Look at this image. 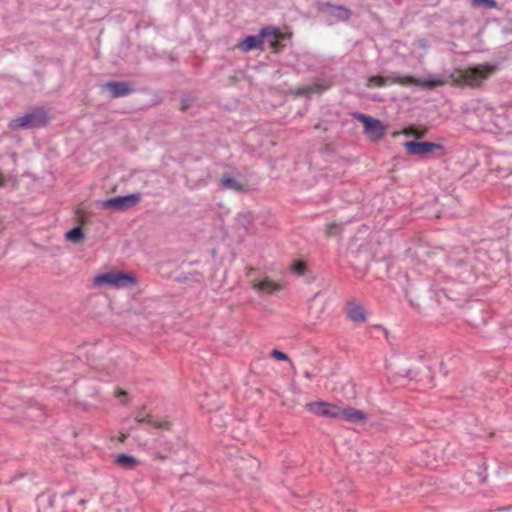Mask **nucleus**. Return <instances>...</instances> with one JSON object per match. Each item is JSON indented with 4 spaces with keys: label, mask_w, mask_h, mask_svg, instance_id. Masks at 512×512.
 <instances>
[{
    "label": "nucleus",
    "mask_w": 512,
    "mask_h": 512,
    "mask_svg": "<svg viewBox=\"0 0 512 512\" xmlns=\"http://www.w3.org/2000/svg\"><path fill=\"white\" fill-rule=\"evenodd\" d=\"M497 66H459L453 67L451 71H446L440 75H428L424 78L413 76H400L392 74L390 76H371L367 80V87H384L398 83L403 86L414 85L426 89H432L445 84L479 87L484 80L493 75Z\"/></svg>",
    "instance_id": "obj_1"
},
{
    "label": "nucleus",
    "mask_w": 512,
    "mask_h": 512,
    "mask_svg": "<svg viewBox=\"0 0 512 512\" xmlns=\"http://www.w3.org/2000/svg\"><path fill=\"white\" fill-rule=\"evenodd\" d=\"M50 123L48 110L44 107H33L23 116L14 118L9 123L12 131L28 130L46 127Z\"/></svg>",
    "instance_id": "obj_2"
},
{
    "label": "nucleus",
    "mask_w": 512,
    "mask_h": 512,
    "mask_svg": "<svg viewBox=\"0 0 512 512\" xmlns=\"http://www.w3.org/2000/svg\"><path fill=\"white\" fill-rule=\"evenodd\" d=\"M93 283L98 287L106 286L121 289L136 285L138 279L132 272L116 270L96 275L93 279Z\"/></svg>",
    "instance_id": "obj_3"
},
{
    "label": "nucleus",
    "mask_w": 512,
    "mask_h": 512,
    "mask_svg": "<svg viewBox=\"0 0 512 512\" xmlns=\"http://www.w3.org/2000/svg\"><path fill=\"white\" fill-rule=\"evenodd\" d=\"M140 200V193H131L127 195L108 198L101 203V206L103 209L106 210L126 211L137 205L140 202Z\"/></svg>",
    "instance_id": "obj_4"
},
{
    "label": "nucleus",
    "mask_w": 512,
    "mask_h": 512,
    "mask_svg": "<svg viewBox=\"0 0 512 512\" xmlns=\"http://www.w3.org/2000/svg\"><path fill=\"white\" fill-rule=\"evenodd\" d=\"M263 31L265 33L262 38L263 51L270 50L272 53H278L285 46L283 33L279 28L273 26H265L259 32Z\"/></svg>",
    "instance_id": "obj_5"
},
{
    "label": "nucleus",
    "mask_w": 512,
    "mask_h": 512,
    "mask_svg": "<svg viewBox=\"0 0 512 512\" xmlns=\"http://www.w3.org/2000/svg\"><path fill=\"white\" fill-rule=\"evenodd\" d=\"M477 111L482 123V129L491 133H497L504 129V120L501 114H497L495 110L487 106L479 107Z\"/></svg>",
    "instance_id": "obj_6"
},
{
    "label": "nucleus",
    "mask_w": 512,
    "mask_h": 512,
    "mask_svg": "<svg viewBox=\"0 0 512 512\" xmlns=\"http://www.w3.org/2000/svg\"><path fill=\"white\" fill-rule=\"evenodd\" d=\"M352 115L354 119L363 124L364 134H366L370 139L379 140L384 136L385 127L378 119L359 112H355Z\"/></svg>",
    "instance_id": "obj_7"
},
{
    "label": "nucleus",
    "mask_w": 512,
    "mask_h": 512,
    "mask_svg": "<svg viewBox=\"0 0 512 512\" xmlns=\"http://www.w3.org/2000/svg\"><path fill=\"white\" fill-rule=\"evenodd\" d=\"M102 87L113 99L125 97L134 92L133 84L128 81H107Z\"/></svg>",
    "instance_id": "obj_8"
},
{
    "label": "nucleus",
    "mask_w": 512,
    "mask_h": 512,
    "mask_svg": "<svg viewBox=\"0 0 512 512\" xmlns=\"http://www.w3.org/2000/svg\"><path fill=\"white\" fill-rule=\"evenodd\" d=\"M306 408L314 415L327 418H338L340 413V407L323 401L307 403Z\"/></svg>",
    "instance_id": "obj_9"
},
{
    "label": "nucleus",
    "mask_w": 512,
    "mask_h": 512,
    "mask_svg": "<svg viewBox=\"0 0 512 512\" xmlns=\"http://www.w3.org/2000/svg\"><path fill=\"white\" fill-rule=\"evenodd\" d=\"M318 10L328 12L329 15L339 21H348L352 15V11L343 5H334L330 2L318 3Z\"/></svg>",
    "instance_id": "obj_10"
},
{
    "label": "nucleus",
    "mask_w": 512,
    "mask_h": 512,
    "mask_svg": "<svg viewBox=\"0 0 512 512\" xmlns=\"http://www.w3.org/2000/svg\"><path fill=\"white\" fill-rule=\"evenodd\" d=\"M404 147L410 155H426L434 150L442 149V145L431 142H417L407 141L404 143Z\"/></svg>",
    "instance_id": "obj_11"
},
{
    "label": "nucleus",
    "mask_w": 512,
    "mask_h": 512,
    "mask_svg": "<svg viewBox=\"0 0 512 512\" xmlns=\"http://www.w3.org/2000/svg\"><path fill=\"white\" fill-rule=\"evenodd\" d=\"M344 312L346 317L356 324L365 323L367 320V312L365 308L363 305L356 303L355 301H348L345 304Z\"/></svg>",
    "instance_id": "obj_12"
},
{
    "label": "nucleus",
    "mask_w": 512,
    "mask_h": 512,
    "mask_svg": "<svg viewBox=\"0 0 512 512\" xmlns=\"http://www.w3.org/2000/svg\"><path fill=\"white\" fill-rule=\"evenodd\" d=\"M264 36V31L259 32L256 35H247L236 45V47L243 52H248L254 49L263 51L262 38Z\"/></svg>",
    "instance_id": "obj_13"
},
{
    "label": "nucleus",
    "mask_w": 512,
    "mask_h": 512,
    "mask_svg": "<svg viewBox=\"0 0 512 512\" xmlns=\"http://www.w3.org/2000/svg\"><path fill=\"white\" fill-rule=\"evenodd\" d=\"M251 287L252 289L260 293L266 294H272L276 291L281 290L282 288L280 283L275 282L268 277H265L263 279H253L251 281Z\"/></svg>",
    "instance_id": "obj_14"
},
{
    "label": "nucleus",
    "mask_w": 512,
    "mask_h": 512,
    "mask_svg": "<svg viewBox=\"0 0 512 512\" xmlns=\"http://www.w3.org/2000/svg\"><path fill=\"white\" fill-rule=\"evenodd\" d=\"M343 420H346L351 423H358L366 420V414L358 409L348 407V408H340L339 417Z\"/></svg>",
    "instance_id": "obj_15"
},
{
    "label": "nucleus",
    "mask_w": 512,
    "mask_h": 512,
    "mask_svg": "<svg viewBox=\"0 0 512 512\" xmlns=\"http://www.w3.org/2000/svg\"><path fill=\"white\" fill-rule=\"evenodd\" d=\"M330 87V83L326 81H317L313 83L312 85H306L303 87H300L296 90L295 95L297 96H307L311 93H321L325 90H327Z\"/></svg>",
    "instance_id": "obj_16"
},
{
    "label": "nucleus",
    "mask_w": 512,
    "mask_h": 512,
    "mask_svg": "<svg viewBox=\"0 0 512 512\" xmlns=\"http://www.w3.org/2000/svg\"><path fill=\"white\" fill-rule=\"evenodd\" d=\"M114 463L123 469L133 470L138 465V460L132 455L121 453L115 457Z\"/></svg>",
    "instance_id": "obj_17"
},
{
    "label": "nucleus",
    "mask_w": 512,
    "mask_h": 512,
    "mask_svg": "<svg viewBox=\"0 0 512 512\" xmlns=\"http://www.w3.org/2000/svg\"><path fill=\"white\" fill-rule=\"evenodd\" d=\"M220 185L223 189L232 190L239 193L246 191L245 186L241 182L232 178L228 174H223L220 180Z\"/></svg>",
    "instance_id": "obj_18"
},
{
    "label": "nucleus",
    "mask_w": 512,
    "mask_h": 512,
    "mask_svg": "<svg viewBox=\"0 0 512 512\" xmlns=\"http://www.w3.org/2000/svg\"><path fill=\"white\" fill-rule=\"evenodd\" d=\"M65 238L72 243H79L84 240L85 233L81 226H75L65 233Z\"/></svg>",
    "instance_id": "obj_19"
},
{
    "label": "nucleus",
    "mask_w": 512,
    "mask_h": 512,
    "mask_svg": "<svg viewBox=\"0 0 512 512\" xmlns=\"http://www.w3.org/2000/svg\"><path fill=\"white\" fill-rule=\"evenodd\" d=\"M253 222V216L250 212L240 213L236 217V223L237 225L244 229L245 231H248L250 226Z\"/></svg>",
    "instance_id": "obj_20"
},
{
    "label": "nucleus",
    "mask_w": 512,
    "mask_h": 512,
    "mask_svg": "<svg viewBox=\"0 0 512 512\" xmlns=\"http://www.w3.org/2000/svg\"><path fill=\"white\" fill-rule=\"evenodd\" d=\"M25 414L27 417L31 419H39L44 416L42 407L38 403H35L34 405H29L25 410Z\"/></svg>",
    "instance_id": "obj_21"
},
{
    "label": "nucleus",
    "mask_w": 512,
    "mask_h": 512,
    "mask_svg": "<svg viewBox=\"0 0 512 512\" xmlns=\"http://www.w3.org/2000/svg\"><path fill=\"white\" fill-rule=\"evenodd\" d=\"M195 96L191 93H184L182 96H181V99H180V110L182 112H185L187 111L191 105L193 104V102L195 101Z\"/></svg>",
    "instance_id": "obj_22"
},
{
    "label": "nucleus",
    "mask_w": 512,
    "mask_h": 512,
    "mask_svg": "<svg viewBox=\"0 0 512 512\" xmlns=\"http://www.w3.org/2000/svg\"><path fill=\"white\" fill-rule=\"evenodd\" d=\"M165 450L169 452V454L178 451L180 448L184 447V439L180 436L177 437L175 443H172L168 440L164 442Z\"/></svg>",
    "instance_id": "obj_23"
},
{
    "label": "nucleus",
    "mask_w": 512,
    "mask_h": 512,
    "mask_svg": "<svg viewBox=\"0 0 512 512\" xmlns=\"http://www.w3.org/2000/svg\"><path fill=\"white\" fill-rule=\"evenodd\" d=\"M426 133H427V129L425 127H415V126L408 127L404 132L405 135L413 136L417 139L423 138Z\"/></svg>",
    "instance_id": "obj_24"
},
{
    "label": "nucleus",
    "mask_w": 512,
    "mask_h": 512,
    "mask_svg": "<svg viewBox=\"0 0 512 512\" xmlns=\"http://www.w3.org/2000/svg\"><path fill=\"white\" fill-rule=\"evenodd\" d=\"M342 230L343 227L341 224L333 222L327 225L325 233L328 237H336L341 235Z\"/></svg>",
    "instance_id": "obj_25"
},
{
    "label": "nucleus",
    "mask_w": 512,
    "mask_h": 512,
    "mask_svg": "<svg viewBox=\"0 0 512 512\" xmlns=\"http://www.w3.org/2000/svg\"><path fill=\"white\" fill-rule=\"evenodd\" d=\"M135 421L138 423H151V417L146 412L145 408H142L141 410L137 411L135 414Z\"/></svg>",
    "instance_id": "obj_26"
},
{
    "label": "nucleus",
    "mask_w": 512,
    "mask_h": 512,
    "mask_svg": "<svg viewBox=\"0 0 512 512\" xmlns=\"http://www.w3.org/2000/svg\"><path fill=\"white\" fill-rule=\"evenodd\" d=\"M474 6L495 8L497 6L496 0H472Z\"/></svg>",
    "instance_id": "obj_27"
},
{
    "label": "nucleus",
    "mask_w": 512,
    "mask_h": 512,
    "mask_svg": "<svg viewBox=\"0 0 512 512\" xmlns=\"http://www.w3.org/2000/svg\"><path fill=\"white\" fill-rule=\"evenodd\" d=\"M115 396L120 400V402L122 404H125L128 402V393L121 388H117L115 390Z\"/></svg>",
    "instance_id": "obj_28"
},
{
    "label": "nucleus",
    "mask_w": 512,
    "mask_h": 512,
    "mask_svg": "<svg viewBox=\"0 0 512 512\" xmlns=\"http://www.w3.org/2000/svg\"><path fill=\"white\" fill-rule=\"evenodd\" d=\"M271 356L277 360H281V361H287L289 360V357L286 353L280 351V350H277V349H273L271 351Z\"/></svg>",
    "instance_id": "obj_29"
},
{
    "label": "nucleus",
    "mask_w": 512,
    "mask_h": 512,
    "mask_svg": "<svg viewBox=\"0 0 512 512\" xmlns=\"http://www.w3.org/2000/svg\"><path fill=\"white\" fill-rule=\"evenodd\" d=\"M305 270H306V266L303 262L298 261L293 264V271L297 275H303L305 273Z\"/></svg>",
    "instance_id": "obj_30"
},
{
    "label": "nucleus",
    "mask_w": 512,
    "mask_h": 512,
    "mask_svg": "<svg viewBox=\"0 0 512 512\" xmlns=\"http://www.w3.org/2000/svg\"><path fill=\"white\" fill-rule=\"evenodd\" d=\"M174 426H175V423H173L172 421H169L167 419H165V420L162 419V424H161L162 432L172 431Z\"/></svg>",
    "instance_id": "obj_31"
},
{
    "label": "nucleus",
    "mask_w": 512,
    "mask_h": 512,
    "mask_svg": "<svg viewBox=\"0 0 512 512\" xmlns=\"http://www.w3.org/2000/svg\"><path fill=\"white\" fill-rule=\"evenodd\" d=\"M208 397H209L208 395H205V396H204V399H202V400L200 401V407H201L202 409H207V410H208V412H211V411H212V408L210 407V404H209V403H208V401H207V400H208Z\"/></svg>",
    "instance_id": "obj_32"
},
{
    "label": "nucleus",
    "mask_w": 512,
    "mask_h": 512,
    "mask_svg": "<svg viewBox=\"0 0 512 512\" xmlns=\"http://www.w3.org/2000/svg\"><path fill=\"white\" fill-rule=\"evenodd\" d=\"M210 421L213 422L214 425L219 428L225 426V422L222 420V418L220 416H215V417L211 418Z\"/></svg>",
    "instance_id": "obj_33"
},
{
    "label": "nucleus",
    "mask_w": 512,
    "mask_h": 512,
    "mask_svg": "<svg viewBox=\"0 0 512 512\" xmlns=\"http://www.w3.org/2000/svg\"><path fill=\"white\" fill-rule=\"evenodd\" d=\"M6 184H7V178L2 173H0V188L5 187Z\"/></svg>",
    "instance_id": "obj_34"
},
{
    "label": "nucleus",
    "mask_w": 512,
    "mask_h": 512,
    "mask_svg": "<svg viewBox=\"0 0 512 512\" xmlns=\"http://www.w3.org/2000/svg\"><path fill=\"white\" fill-rule=\"evenodd\" d=\"M248 461L250 463V467H252V468H257L258 467V463H257L256 459L249 458Z\"/></svg>",
    "instance_id": "obj_35"
},
{
    "label": "nucleus",
    "mask_w": 512,
    "mask_h": 512,
    "mask_svg": "<svg viewBox=\"0 0 512 512\" xmlns=\"http://www.w3.org/2000/svg\"><path fill=\"white\" fill-rule=\"evenodd\" d=\"M74 493H75V490H74V489H70V490H68V491L64 492V493L62 494V497H63V498H66V497H68V496L73 495Z\"/></svg>",
    "instance_id": "obj_36"
},
{
    "label": "nucleus",
    "mask_w": 512,
    "mask_h": 512,
    "mask_svg": "<svg viewBox=\"0 0 512 512\" xmlns=\"http://www.w3.org/2000/svg\"><path fill=\"white\" fill-rule=\"evenodd\" d=\"M194 280H195L196 282H200V281L202 280V275H200L199 273H197V274L195 275Z\"/></svg>",
    "instance_id": "obj_37"
},
{
    "label": "nucleus",
    "mask_w": 512,
    "mask_h": 512,
    "mask_svg": "<svg viewBox=\"0 0 512 512\" xmlns=\"http://www.w3.org/2000/svg\"><path fill=\"white\" fill-rule=\"evenodd\" d=\"M304 376H305L307 379H309V380H311V379H312V374H311L310 372H308V371H306V372L304 373Z\"/></svg>",
    "instance_id": "obj_38"
},
{
    "label": "nucleus",
    "mask_w": 512,
    "mask_h": 512,
    "mask_svg": "<svg viewBox=\"0 0 512 512\" xmlns=\"http://www.w3.org/2000/svg\"><path fill=\"white\" fill-rule=\"evenodd\" d=\"M322 313V308H320L316 313H315V317L318 318L319 315Z\"/></svg>",
    "instance_id": "obj_39"
},
{
    "label": "nucleus",
    "mask_w": 512,
    "mask_h": 512,
    "mask_svg": "<svg viewBox=\"0 0 512 512\" xmlns=\"http://www.w3.org/2000/svg\"><path fill=\"white\" fill-rule=\"evenodd\" d=\"M254 271V268H248L247 270V276H250V274Z\"/></svg>",
    "instance_id": "obj_40"
},
{
    "label": "nucleus",
    "mask_w": 512,
    "mask_h": 512,
    "mask_svg": "<svg viewBox=\"0 0 512 512\" xmlns=\"http://www.w3.org/2000/svg\"><path fill=\"white\" fill-rule=\"evenodd\" d=\"M419 44H420V46H421V47H423V48L426 46V45H425V41H424V40H420V41H419Z\"/></svg>",
    "instance_id": "obj_41"
},
{
    "label": "nucleus",
    "mask_w": 512,
    "mask_h": 512,
    "mask_svg": "<svg viewBox=\"0 0 512 512\" xmlns=\"http://www.w3.org/2000/svg\"><path fill=\"white\" fill-rule=\"evenodd\" d=\"M126 435L125 434H122L121 437H120V441L124 442V440L126 439Z\"/></svg>",
    "instance_id": "obj_42"
},
{
    "label": "nucleus",
    "mask_w": 512,
    "mask_h": 512,
    "mask_svg": "<svg viewBox=\"0 0 512 512\" xmlns=\"http://www.w3.org/2000/svg\"><path fill=\"white\" fill-rule=\"evenodd\" d=\"M309 314H310V315H313V314H314V310H313V307H312V306L309 308Z\"/></svg>",
    "instance_id": "obj_43"
},
{
    "label": "nucleus",
    "mask_w": 512,
    "mask_h": 512,
    "mask_svg": "<svg viewBox=\"0 0 512 512\" xmlns=\"http://www.w3.org/2000/svg\"><path fill=\"white\" fill-rule=\"evenodd\" d=\"M478 478H479V479H478V482H479V483H482V482L484 481V478H482L480 475L478 476Z\"/></svg>",
    "instance_id": "obj_44"
},
{
    "label": "nucleus",
    "mask_w": 512,
    "mask_h": 512,
    "mask_svg": "<svg viewBox=\"0 0 512 512\" xmlns=\"http://www.w3.org/2000/svg\"><path fill=\"white\" fill-rule=\"evenodd\" d=\"M85 503H86V500H84V499H81V500L79 501V504H80V505H83V504H85Z\"/></svg>",
    "instance_id": "obj_45"
},
{
    "label": "nucleus",
    "mask_w": 512,
    "mask_h": 512,
    "mask_svg": "<svg viewBox=\"0 0 512 512\" xmlns=\"http://www.w3.org/2000/svg\"><path fill=\"white\" fill-rule=\"evenodd\" d=\"M510 509H511V506H507V507L502 508L501 510H510Z\"/></svg>",
    "instance_id": "obj_46"
},
{
    "label": "nucleus",
    "mask_w": 512,
    "mask_h": 512,
    "mask_svg": "<svg viewBox=\"0 0 512 512\" xmlns=\"http://www.w3.org/2000/svg\"><path fill=\"white\" fill-rule=\"evenodd\" d=\"M95 59H98V51L95 52Z\"/></svg>",
    "instance_id": "obj_47"
},
{
    "label": "nucleus",
    "mask_w": 512,
    "mask_h": 512,
    "mask_svg": "<svg viewBox=\"0 0 512 512\" xmlns=\"http://www.w3.org/2000/svg\"><path fill=\"white\" fill-rule=\"evenodd\" d=\"M154 426H155L156 428H159V427H160V424L155 423V424H154Z\"/></svg>",
    "instance_id": "obj_48"
}]
</instances>
